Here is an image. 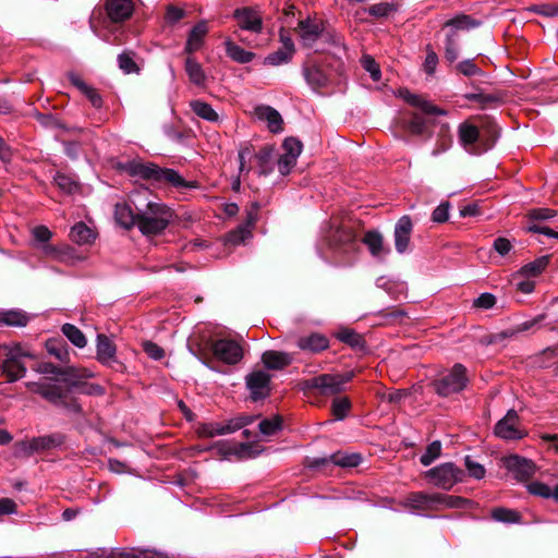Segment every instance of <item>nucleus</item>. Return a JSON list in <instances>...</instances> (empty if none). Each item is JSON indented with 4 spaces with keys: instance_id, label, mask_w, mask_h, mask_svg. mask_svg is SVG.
Here are the masks:
<instances>
[{
    "instance_id": "nucleus-1",
    "label": "nucleus",
    "mask_w": 558,
    "mask_h": 558,
    "mask_svg": "<svg viewBox=\"0 0 558 558\" xmlns=\"http://www.w3.org/2000/svg\"><path fill=\"white\" fill-rule=\"evenodd\" d=\"M125 171L132 177H138L159 185H169L175 189H196L197 181H186L177 170L161 168L154 162L133 160L124 166Z\"/></svg>"
},
{
    "instance_id": "nucleus-2",
    "label": "nucleus",
    "mask_w": 558,
    "mask_h": 558,
    "mask_svg": "<svg viewBox=\"0 0 558 558\" xmlns=\"http://www.w3.org/2000/svg\"><path fill=\"white\" fill-rule=\"evenodd\" d=\"M138 210L137 228L142 234L146 236H154L161 234L174 218V211L163 203L149 202L145 208Z\"/></svg>"
},
{
    "instance_id": "nucleus-3",
    "label": "nucleus",
    "mask_w": 558,
    "mask_h": 558,
    "mask_svg": "<svg viewBox=\"0 0 558 558\" xmlns=\"http://www.w3.org/2000/svg\"><path fill=\"white\" fill-rule=\"evenodd\" d=\"M470 383L466 367L456 363L450 369L441 373L432 383L434 391L440 397H449L463 391Z\"/></svg>"
},
{
    "instance_id": "nucleus-4",
    "label": "nucleus",
    "mask_w": 558,
    "mask_h": 558,
    "mask_svg": "<svg viewBox=\"0 0 558 558\" xmlns=\"http://www.w3.org/2000/svg\"><path fill=\"white\" fill-rule=\"evenodd\" d=\"M352 374H322L300 383V388L305 393L316 389L323 396L337 395L342 390V386L350 381Z\"/></svg>"
},
{
    "instance_id": "nucleus-5",
    "label": "nucleus",
    "mask_w": 558,
    "mask_h": 558,
    "mask_svg": "<svg viewBox=\"0 0 558 558\" xmlns=\"http://www.w3.org/2000/svg\"><path fill=\"white\" fill-rule=\"evenodd\" d=\"M64 435L61 433H54L50 435L33 437L32 439L27 440H21L14 445V454L17 458H28L35 453H40L60 447L64 442Z\"/></svg>"
},
{
    "instance_id": "nucleus-6",
    "label": "nucleus",
    "mask_w": 558,
    "mask_h": 558,
    "mask_svg": "<svg viewBox=\"0 0 558 558\" xmlns=\"http://www.w3.org/2000/svg\"><path fill=\"white\" fill-rule=\"evenodd\" d=\"M426 477L429 478L435 486L449 490L457 483L463 482L465 474L464 471L454 463L446 462L428 470Z\"/></svg>"
},
{
    "instance_id": "nucleus-7",
    "label": "nucleus",
    "mask_w": 558,
    "mask_h": 558,
    "mask_svg": "<svg viewBox=\"0 0 558 558\" xmlns=\"http://www.w3.org/2000/svg\"><path fill=\"white\" fill-rule=\"evenodd\" d=\"M102 10L106 21L121 25L132 17L135 3L133 0H104Z\"/></svg>"
},
{
    "instance_id": "nucleus-8",
    "label": "nucleus",
    "mask_w": 558,
    "mask_h": 558,
    "mask_svg": "<svg viewBox=\"0 0 558 558\" xmlns=\"http://www.w3.org/2000/svg\"><path fill=\"white\" fill-rule=\"evenodd\" d=\"M213 353L219 361L234 365L243 359V348L232 339H218L213 342Z\"/></svg>"
},
{
    "instance_id": "nucleus-9",
    "label": "nucleus",
    "mask_w": 558,
    "mask_h": 558,
    "mask_svg": "<svg viewBox=\"0 0 558 558\" xmlns=\"http://www.w3.org/2000/svg\"><path fill=\"white\" fill-rule=\"evenodd\" d=\"M505 468L520 482L530 480L536 472L535 463L518 454L505 457L502 459Z\"/></svg>"
},
{
    "instance_id": "nucleus-10",
    "label": "nucleus",
    "mask_w": 558,
    "mask_h": 558,
    "mask_svg": "<svg viewBox=\"0 0 558 558\" xmlns=\"http://www.w3.org/2000/svg\"><path fill=\"white\" fill-rule=\"evenodd\" d=\"M494 432L497 437L507 440L521 439L525 435L519 427V415L514 410H509L506 416L497 422Z\"/></svg>"
},
{
    "instance_id": "nucleus-11",
    "label": "nucleus",
    "mask_w": 558,
    "mask_h": 558,
    "mask_svg": "<svg viewBox=\"0 0 558 558\" xmlns=\"http://www.w3.org/2000/svg\"><path fill=\"white\" fill-rule=\"evenodd\" d=\"M25 385L29 391L38 393L56 407L60 404L62 398L66 397V391L69 389L48 381H28Z\"/></svg>"
},
{
    "instance_id": "nucleus-12",
    "label": "nucleus",
    "mask_w": 558,
    "mask_h": 558,
    "mask_svg": "<svg viewBox=\"0 0 558 558\" xmlns=\"http://www.w3.org/2000/svg\"><path fill=\"white\" fill-rule=\"evenodd\" d=\"M270 375L264 371H255L246 376V386L254 401L265 399L270 393Z\"/></svg>"
},
{
    "instance_id": "nucleus-13",
    "label": "nucleus",
    "mask_w": 558,
    "mask_h": 558,
    "mask_svg": "<svg viewBox=\"0 0 558 558\" xmlns=\"http://www.w3.org/2000/svg\"><path fill=\"white\" fill-rule=\"evenodd\" d=\"M325 29V24L322 20L307 17L298 24L296 31L304 47L311 48L320 37Z\"/></svg>"
},
{
    "instance_id": "nucleus-14",
    "label": "nucleus",
    "mask_w": 558,
    "mask_h": 558,
    "mask_svg": "<svg viewBox=\"0 0 558 558\" xmlns=\"http://www.w3.org/2000/svg\"><path fill=\"white\" fill-rule=\"evenodd\" d=\"M303 74L307 84H310L314 90L325 88L333 81L332 74L327 71L324 64L312 63L305 65Z\"/></svg>"
},
{
    "instance_id": "nucleus-15",
    "label": "nucleus",
    "mask_w": 558,
    "mask_h": 558,
    "mask_svg": "<svg viewBox=\"0 0 558 558\" xmlns=\"http://www.w3.org/2000/svg\"><path fill=\"white\" fill-rule=\"evenodd\" d=\"M233 17L236 20L241 29L259 34L263 31L262 14L252 8H241L233 12Z\"/></svg>"
},
{
    "instance_id": "nucleus-16",
    "label": "nucleus",
    "mask_w": 558,
    "mask_h": 558,
    "mask_svg": "<svg viewBox=\"0 0 558 558\" xmlns=\"http://www.w3.org/2000/svg\"><path fill=\"white\" fill-rule=\"evenodd\" d=\"M399 505L405 509L418 511L438 510L436 507V498L434 494L423 492H414L407 495Z\"/></svg>"
},
{
    "instance_id": "nucleus-17",
    "label": "nucleus",
    "mask_w": 558,
    "mask_h": 558,
    "mask_svg": "<svg viewBox=\"0 0 558 558\" xmlns=\"http://www.w3.org/2000/svg\"><path fill=\"white\" fill-rule=\"evenodd\" d=\"M329 462L341 468H355L362 462V457L355 452L338 451L327 458L315 459L311 465L318 468Z\"/></svg>"
},
{
    "instance_id": "nucleus-18",
    "label": "nucleus",
    "mask_w": 558,
    "mask_h": 558,
    "mask_svg": "<svg viewBox=\"0 0 558 558\" xmlns=\"http://www.w3.org/2000/svg\"><path fill=\"white\" fill-rule=\"evenodd\" d=\"M296 347L311 354H318L329 348V339L320 332H311L298 338Z\"/></svg>"
},
{
    "instance_id": "nucleus-19",
    "label": "nucleus",
    "mask_w": 558,
    "mask_h": 558,
    "mask_svg": "<svg viewBox=\"0 0 558 558\" xmlns=\"http://www.w3.org/2000/svg\"><path fill=\"white\" fill-rule=\"evenodd\" d=\"M207 34V22L205 20H202L196 25H194L190 31L183 49V53H185L186 56H193V53L199 51L205 44V38Z\"/></svg>"
},
{
    "instance_id": "nucleus-20",
    "label": "nucleus",
    "mask_w": 558,
    "mask_h": 558,
    "mask_svg": "<svg viewBox=\"0 0 558 558\" xmlns=\"http://www.w3.org/2000/svg\"><path fill=\"white\" fill-rule=\"evenodd\" d=\"M134 199L130 202L118 203L114 209V217L117 222L125 229H131L137 226L138 210L135 209Z\"/></svg>"
},
{
    "instance_id": "nucleus-21",
    "label": "nucleus",
    "mask_w": 558,
    "mask_h": 558,
    "mask_svg": "<svg viewBox=\"0 0 558 558\" xmlns=\"http://www.w3.org/2000/svg\"><path fill=\"white\" fill-rule=\"evenodd\" d=\"M413 223L410 216H402L395 227V245L398 253L402 254L408 250Z\"/></svg>"
},
{
    "instance_id": "nucleus-22",
    "label": "nucleus",
    "mask_w": 558,
    "mask_h": 558,
    "mask_svg": "<svg viewBox=\"0 0 558 558\" xmlns=\"http://www.w3.org/2000/svg\"><path fill=\"white\" fill-rule=\"evenodd\" d=\"M68 78L73 86H75L84 96H86L93 107L97 109L102 107L104 100L98 90L87 85L77 73L70 72L68 74Z\"/></svg>"
},
{
    "instance_id": "nucleus-23",
    "label": "nucleus",
    "mask_w": 558,
    "mask_h": 558,
    "mask_svg": "<svg viewBox=\"0 0 558 558\" xmlns=\"http://www.w3.org/2000/svg\"><path fill=\"white\" fill-rule=\"evenodd\" d=\"M117 348L113 341L104 333L97 336L96 357L104 365L116 361Z\"/></svg>"
},
{
    "instance_id": "nucleus-24",
    "label": "nucleus",
    "mask_w": 558,
    "mask_h": 558,
    "mask_svg": "<svg viewBox=\"0 0 558 558\" xmlns=\"http://www.w3.org/2000/svg\"><path fill=\"white\" fill-rule=\"evenodd\" d=\"M1 369L7 380L10 383L24 377L26 373V366L19 360V354H8L1 365Z\"/></svg>"
},
{
    "instance_id": "nucleus-25",
    "label": "nucleus",
    "mask_w": 558,
    "mask_h": 558,
    "mask_svg": "<svg viewBox=\"0 0 558 558\" xmlns=\"http://www.w3.org/2000/svg\"><path fill=\"white\" fill-rule=\"evenodd\" d=\"M458 136L460 144L471 153L478 154L480 151L474 149V145L480 141V130L476 125L465 121L458 128Z\"/></svg>"
},
{
    "instance_id": "nucleus-26",
    "label": "nucleus",
    "mask_w": 558,
    "mask_h": 558,
    "mask_svg": "<svg viewBox=\"0 0 558 558\" xmlns=\"http://www.w3.org/2000/svg\"><path fill=\"white\" fill-rule=\"evenodd\" d=\"M403 99L411 106L421 109L426 114L446 116L447 111L433 105L421 95L412 94L409 90L401 93Z\"/></svg>"
},
{
    "instance_id": "nucleus-27",
    "label": "nucleus",
    "mask_w": 558,
    "mask_h": 558,
    "mask_svg": "<svg viewBox=\"0 0 558 558\" xmlns=\"http://www.w3.org/2000/svg\"><path fill=\"white\" fill-rule=\"evenodd\" d=\"M60 376L69 387H76L81 380L93 378L95 374L86 367L65 366L60 367Z\"/></svg>"
},
{
    "instance_id": "nucleus-28",
    "label": "nucleus",
    "mask_w": 558,
    "mask_h": 558,
    "mask_svg": "<svg viewBox=\"0 0 558 558\" xmlns=\"http://www.w3.org/2000/svg\"><path fill=\"white\" fill-rule=\"evenodd\" d=\"M262 361L266 368L279 371L289 366L293 357L287 352L268 350L263 353Z\"/></svg>"
},
{
    "instance_id": "nucleus-29",
    "label": "nucleus",
    "mask_w": 558,
    "mask_h": 558,
    "mask_svg": "<svg viewBox=\"0 0 558 558\" xmlns=\"http://www.w3.org/2000/svg\"><path fill=\"white\" fill-rule=\"evenodd\" d=\"M255 114L258 119L265 120L268 123V129L272 133L282 131L283 120L281 114L270 106H257L255 108Z\"/></svg>"
},
{
    "instance_id": "nucleus-30",
    "label": "nucleus",
    "mask_w": 558,
    "mask_h": 558,
    "mask_svg": "<svg viewBox=\"0 0 558 558\" xmlns=\"http://www.w3.org/2000/svg\"><path fill=\"white\" fill-rule=\"evenodd\" d=\"M196 433L199 437L203 438H213L220 435L231 434L232 427L230 424V420L227 423L220 422H208V423H199Z\"/></svg>"
},
{
    "instance_id": "nucleus-31",
    "label": "nucleus",
    "mask_w": 558,
    "mask_h": 558,
    "mask_svg": "<svg viewBox=\"0 0 558 558\" xmlns=\"http://www.w3.org/2000/svg\"><path fill=\"white\" fill-rule=\"evenodd\" d=\"M184 69L191 83H193L196 86L205 85V71L203 70L202 64L193 56L186 57Z\"/></svg>"
},
{
    "instance_id": "nucleus-32",
    "label": "nucleus",
    "mask_w": 558,
    "mask_h": 558,
    "mask_svg": "<svg viewBox=\"0 0 558 558\" xmlns=\"http://www.w3.org/2000/svg\"><path fill=\"white\" fill-rule=\"evenodd\" d=\"M29 316L21 310L0 311V326L25 327Z\"/></svg>"
},
{
    "instance_id": "nucleus-33",
    "label": "nucleus",
    "mask_w": 558,
    "mask_h": 558,
    "mask_svg": "<svg viewBox=\"0 0 558 558\" xmlns=\"http://www.w3.org/2000/svg\"><path fill=\"white\" fill-rule=\"evenodd\" d=\"M362 242L368 247L374 257H380L389 252L384 247V238L378 231L365 232Z\"/></svg>"
},
{
    "instance_id": "nucleus-34",
    "label": "nucleus",
    "mask_w": 558,
    "mask_h": 558,
    "mask_svg": "<svg viewBox=\"0 0 558 558\" xmlns=\"http://www.w3.org/2000/svg\"><path fill=\"white\" fill-rule=\"evenodd\" d=\"M69 235L73 242L80 245L90 244L92 242H94L96 238L94 231L84 222H77L76 225H74L71 228Z\"/></svg>"
},
{
    "instance_id": "nucleus-35",
    "label": "nucleus",
    "mask_w": 558,
    "mask_h": 558,
    "mask_svg": "<svg viewBox=\"0 0 558 558\" xmlns=\"http://www.w3.org/2000/svg\"><path fill=\"white\" fill-rule=\"evenodd\" d=\"M526 488L527 492L533 496L542 497L545 499L551 498L555 501H558V483L554 486V488H551L549 485L543 482L534 481L531 482Z\"/></svg>"
},
{
    "instance_id": "nucleus-36",
    "label": "nucleus",
    "mask_w": 558,
    "mask_h": 558,
    "mask_svg": "<svg viewBox=\"0 0 558 558\" xmlns=\"http://www.w3.org/2000/svg\"><path fill=\"white\" fill-rule=\"evenodd\" d=\"M225 45H226V52H227L228 57L231 58L235 62L243 63V64L248 63L255 57V54L253 52L243 49L242 47L238 46L236 44H234L231 40H227L225 43Z\"/></svg>"
},
{
    "instance_id": "nucleus-37",
    "label": "nucleus",
    "mask_w": 558,
    "mask_h": 558,
    "mask_svg": "<svg viewBox=\"0 0 558 558\" xmlns=\"http://www.w3.org/2000/svg\"><path fill=\"white\" fill-rule=\"evenodd\" d=\"M190 107L193 110V112L209 122H217L219 120L218 113L214 110V108L202 100H192L190 102Z\"/></svg>"
},
{
    "instance_id": "nucleus-38",
    "label": "nucleus",
    "mask_w": 558,
    "mask_h": 558,
    "mask_svg": "<svg viewBox=\"0 0 558 558\" xmlns=\"http://www.w3.org/2000/svg\"><path fill=\"white\" fill-rule=\"evenodd\" d=\"M336 338L353 349H362L365 344L363 337L350 328L340 329L336 333Z\"/></svg>"
},
{
    "instance_id": "nucleus-39",
    "label": "nucleus",
    "mask_w": 558,
    "mask_h": 558,
    "mask_svg": "<svg viewBox=\"0 0 558 558\" xmlns=\"http://www.w3.org/2000/svg\"><path fill=\"white\" fill-rule=\"evenodd\" d=\"M436 498V507H438V510L441 508H448V509H458L463 508L465 504L469 502L468 499L458 497V496H451V495H445L440 493H435Z\"/></svg>"
},
{
    "instance_id": "nucleus-40",
    "label": "nucleus",
    "mask_w": 558,
    "mask_h": 558,
    "mask_svg": "<svg viewBox=\"0 0 558 558\" xmlns=\"http://www.w3.org/2000/svg\"><path fill=\"white\" fill-rule=\"evenodd\" d=\"M464 98L478 102L481 109L495 107L501 102V98L495 94L469 93L464 95Z\"/></svg>"
},
{
    "instance_id": "nucleus-41",
    "label": "nucleus",
    "mask_w": 558,
    "mask_h": 558,
    "mask_svg": "<svg viewBox=\"0 0 558 558\" xmlns=\"http://www.w3.org/2000/svg\"><path fill=\"white\" fill-rule=\"evenodd\" d=\"M376 316L380 318L381 325H393L401 323L404 317H407V313L399 307H389L383 311H379Z\"/></svg>"
},
{
    "instance_id": "nucleus-42",
    "label": "nucleus",
    "mask_w": 558,
    "mask_h": 558,
    "mask_svg": "<svg viewBox=\"0 0 558 558\" xmlns=\"http://www.w3.org/2000/svg\"><path fill=\"white\" fill-rule=\"evenodd\" d=\"M549 260H550L549 255L541 256V257L536 258L535 260L524 265L521 268V274L524 276H532V277L538 276L546 269V267L549 264Z\"/></svg>"
},
{
    "instance_id": "nucleus-43",
    "label": "nucleus",
    "mask_w": 558,
    "mask_h": 558,
    "mask_svg": "<svg viewBox=\"0 0 558 558\" xmlns=\"http://www.w3.org/2000/svg\"><path fill=\"white\" fill-rule=\"evenodd\" d=\"M490 515L494 520L504 523H519L521 521V514L518 511L504 507L494 508Z\"/></svg>"
},
{
    "instance_id": "nucleus-44",
    "label": "nucleus",
    "mask_w": 558,
    "mask_h": 558,
    "mask_svg": "<svg viewBox=\"0 0 558 558\" xmlns=\"http://www.w3.org/2000/svg\"><path fill=\"white\" fill-rule=\"evenodd\" d=\"M62 333L77 348H84L87 343L85 335L74 325L64 324Z\"/></svg>"
},
{
    "instance_id": "nucleus-45",
    "label": "nucleus",
    "mask_w": 558,
    "mask_h": 558,
    "mask_svg": "<svg viewBox=\"0 0 558 558\" xmlns=\"http://www.w3.org/2000/svg\"><path fill=\"white\" fill-rule=\"evenodd\" d=\"M46 349L50 355H53L61 362L69 360V351L66 345L59 340L50 339L46 342Z\"/></svg>"
},
{
    "instance_id": "nucleus-46",
    "label": "nucleus",
    "mask_w": 558,
    "mask_h": 558,
    "mask_svg": "<svg viewBox=\"0 0 558 558\" xmlns=\"http://www.w3.org/2000/svg\"><path fill=\"white\" fill-rule=\"evenodd\" d=\"M293 54H294L293 52L280 47L278 50L269 53L265 58L264 63L268 64V65H274V66L284 64V63H288L292 59Z\"/></svg>"
},
{
    "instance_id": "nucleus-47",
    "label": "nucleus",
    "mask_w": 558,
    "mask_h": 558,
    "mask_svg": "<svg viewBox=\"0 0 558 558\" xmlns=\"http://www.w3.org/2000/svg\"><path fill=\"white\" fill-rule=\"evenodd\" d=\"M351 409V401L348 397L336 398L331 403V413L338 420H343Z\"/></svg>"
},
{
    "instance_id": "nucleus-48",
    "label": "nucleus",
    "mask_w": 558,
    "mask_h": 558,
    "mask_svg": "<svg viewBox=\"0 0 558 558\" xmlns=\"http://www.w3.org/2000/svg\"><path fill=\"white\" fill-rule=\"evenodd\" d=\"M282 418L279 415H275L271 418L263 420L259 425V432L265 436L275 435L278 430L281 429Z\"/></svg>"
},
{
    "instance_id": "nucleus-49",
    "label": "nucleus",
    "mask_w": 558,
    "mask_h": 558,
    "mask_svg": "<svg viewBox=\"0 0 558 558\" xmlns=\"http://www.w3.org/2000/svg\"><path fill=\"white\" fill-rule=\"evenodd\" d=\"M134 53L132 51H124L118 56L119 68L125 73H137L140 68L133 59Z\"/></svg>"
},
{
    "instance_id": "nucleus-50",
    "label": "nucleus",
    "mask_w": 558,
    "mask_h": 558,
    "mask_svg": "<svg viewBox=\"0 0 558 558\" xmlns=\"http://www.w3.org/2000/svg\"><path fill=\"white\" fill-rule=\"evenodd\" d=\"M441 453V444L439 440L430 442L425 452L421 456L420 461L423 465L432 464Z\"/></svg>"
},
{
    "instance_id": "nucleus-51",
    "label": "nucleus",
    "mask_w": 558,
    "mask_h": 558,
    "mask_svg": "<svg viewBox=\"0 0 558 558\" xmlns=\"http://www.w3.org/2000/svg\"><path fill=\"white\" fill-rule=\"evenodd\" d=\"M397 10L396 5L389 2H380L371 5L367 9V12L369 15L380 19L388 16L391 12H395Z\"/></svg>"
},
{
    "instance_id": "nucleus-52",
    "label": "nucleus",
    "mask_w": 558,
    "mask_h": 558,
    "mask_svg": "<svg viewBox=\"0 0 558 558\" xmlns=\"http://www.w3.org/2000/svg\"><path fill=\"white\" fill-rule=\"evenodd\" d=\"M362 66L365 71L371 74L373 81L378 82L381 77V72L378 63L374 60L373 57L365 54L361 59Z\"/></svg>"
},
{
    "instance_id": "nucleus-53",
    "label": "nucleus",
    "mask_w": 558,
    "mask_h": 558,
    "mask_svg": "<svg viewBox=\"0 0 558 558\" xmlns=\"http://www.w3.org/2000/svg\"><path fill=\"white\" fill-rule=\"evenodd\" d=\"M53 180L57 186L68 194L73 193L77 189L76 182L64 173L58 172Z\"/></svg>"
},
{
    "instance_id": "nucleus-54",
    "label": "nucleus",
    "mask_w": 558,
    "mask_h": 558,
    "mask_svg": "<svg viewBox=\"0 0 558 558\" xmlns=\"http://www.w3.org/2000/svg\"><path fill=\"white\" fill-rule=\"evenodd\" d=\"M456 69L459 73L468 77L483 74V71L470 59L459 62Z\"/></svg>"
},
{
    "instance_id": "nucleus-55",
    "label": "nucleus",
    "mask_w": 558,
    "mask_h": 558,
    "mask_svg": "<svg viewBox=\"0 0 558 558\" xmlns=\"http://www.w3.org/2000/svg\"><path fill=\"white\" fill-rule=\"evenodd\" d=\"M464 464H465V468H466L470 476H472L476 480H481L485 476L484 466L482 464L477 463L476 461H474L470 456L465 457Z\"/></svg>"
},
{
    "instance_id": "nucleus-56",
    "label": "nucleus",
    "mask_w": 558,
    "mask_h": 558,
    "mask_svg": "<svg viewBox=\"0 0 558 558\" xmlns=\"http://www.w3.org/2000/svg\"><path fill=\"white\" fill-rule=\"evenodd\" d=\"M425 49H426V58H425L423 68H424V71L428 75H432L435 73L436 66L438 64V56L433 50L430 45H427Z\"/></svg>"
},
{
    "instance_id": "nucleus-57",
    "label": "nucleus",
    "mask_w": 558,
    "mask_h": 558,
    "mask_svg": "<svg viewBox=\"0 0 558 558\" xmlns=\"http://www.w3.org/2000/svg\"><path fill=\"white\" fill-rule=\"evenodd\" d=\"M480 23L475 22L470 15H459L446 22V26H454L457 28H470L475 27Z\"/></svg>"
},
{
    "instance_id": "nucleus-58",
    "label": "nucleus",
    "mask_w": 558,
    "mask_h": 558,
    "mask_svg": "<svg viewBox=\"0 0 558 558\" xmlns=\"http://www.w3.org/2000/svg\"><path fill=\"white\" fill-rule=\"evenodd\" d=\"M409 131L414 135H423L426 132V121L417 113H414L408 124Z\"/></svg>"
},
{
    "instance_id": "nucleus-59",
    "label": "nucleus",
    "mask_w": 558,
    "mask_h": 558,
    "mask_svg": "<svg viewBox=\"0 0 558 558\" xmlns=\"http://www.w3.org/2000/svg\"><path fill=\"white\" fill-rule=\"evenodd\" d=\"M185 16V11L172 4L168 5L165 13V21L169 25L177 24Z\"/></svg>"
},
{
    "instance_id": "nucleus-60",
    "label": "nucleus",
    "mask_w": 558,
    "mask_h": 558,
    "mask_svg": "<svg viewBox=\"0 0 558 558\" xmlns=\"http://www.w3.org/2000/svg\"><path fill=\"white\" fill-rule=\"evenodd\" d=\"M496 304V296L492 293H482L473 301V307L481 310H490Z\"/></svg>"
},
{
    "instance_id": "nucleus-61",
    "label": "nucleus",
    "mask_w": 558,
    "mask_h": 558,
    "mask_svg": "<svg viewBox=\"0 0 558 558\" xmlns=\"http://www.w3.org/2000/svg\"><path fill=\"white\" fill-rule=\"evenodd\" d=\"M296 157H293L290 156V155H287V154H282L280 156V158L278 159V170L279 172L282 174V175H287L291 172L292 168L295 166L296 163Z\"/></svg>"
},
{
    "instance_id": "nucleus-62",
    "label": "nucleus",
    "mask_w": 558,
    "mask_h": 558,
    "mask_svg": "<svg viewBox=\"0 0 558 558\" xmlns=\"http://www.w3.org/2000/svg\"><path fill=\"white\" fill-rule=\"evenodd\" d=\"M284 154L290 155L293 157H299L302 151V143L294 138V137H288L284 140L282 144Z\"/></svg>"
},
{
    "instance_id": "nucleus-63",
    "label": "nucleus",
    "mask_w": 558,
    "mask_h": 558,
    "mask_svg": "<svg viewBox=\"0 0 558 558\" xmlns=\"http://www.w3.org/2000/svg\"><path fill=\"white\" fill-rule=\"evenodd\" d=\"M449 208H450L449 202L441 203L439 206H437L434 209V211L432 214V220L437 223L446 222L449 218Z\"/></svg>"
},
{
    "instance_id": "nucleus-64",
    "label": "nucleus",
    "mask_w": 558,
    "mask_h": 558,
    "mask_svg": "<svg viewBox=\"0 0 558 558\" xmlns=\"http://www.w3.org/2000/svg\"><path fill=\"white\" fill-rule=\"evenodd\" d=\"M144 554L136 555L131 550L124 549H116L112 550L108 556H102L99 554H90L87 558H143Z\"/></svg>"
}]
</instances>
